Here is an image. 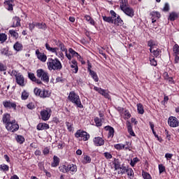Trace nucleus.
Segmentation results:
<instances>
[{
    "label": "nucleus",
    "mask_w": 179,
    "mask_h": 179,
    "mask_svg": "<svg viewBox=\"0 0 179 179\" xmlns=\"http://www.w3.org/2000/svg\"><path fill=\"white\" fill-rule=\"evenodd\" d=\"M67 99L78 108H83V104H82L80 96H79V94H78L75 91H71Z\"/></svg>",
    "instance_id": "f257e3e1"
},
{
    "label": "nucleus",
    "mask_w": 179,
    "mask_h": 179,
    "mask_svg": "<svg viewBox=\"0 0 179 179\" xmlns=\"http://www.w3.org/2000/svg\"><path fill=\"white\" fill-rule=\"evenodd\" d=\"M47 66L49 71H61L62 69V63H61L58 58H49Z\"/></svg>",
    "instance_id": "f03ea898"
},
{
    "label": "nucleus",
    "mask_w": 179,
    "mask_h": 179,
    "mask_svg": "<svg viewBox=\"0 0 179 179\" xmlns=\"http://www.w3.org/2000/svg\"><path fill=\"white\" fill-rule=\"evenodd\" d=\"M11 76H15L17 85H19V86H21V87H24V86H26V80L22 73H17L16 71L13 70L11 71Z\"/></svg>",
    "instance_id": "7ed1b4c3"
},
{
    "label": "nucleus",
    "mask_w": 179,
    "mask_h": 179,
    "mask_svg": "<svg viewBox=\"0 0 179 179\" xmlns=\"http://www.w3.org/2000/svg\"><path fill=\"white\" fill-rule=\"evenodd\" d=\"M34 94L41 97V99H47L51 96V92L48 90H41L35 88L34 90Z\"/></svg>",
    "instance_id": "20e7f679"
},
{
    "label": "nucleus",
    "mask_w": 179,
    "mask_h": 179,
    "mask_svg": "<svg viewBox=\"0 0 179 179\" xmlns=\"http://www.w3.org/2000/svg\"><path fill=\"white\" fill-rule=\"evenodd\" d=\"M36 76L37 78H40L44 83L48 84L50 82V74L43 69H38L36 71Z\"/></svg>",
    "instance_id": "39448f33"
},
{
    "label": "nucleus",
    "mask_w": 179,
    "mask_h": 179,
    "mask_svg": "<svg viewBox=\"0 0 179 179\" xmlns=\"http://www.w3.org/2000/svg\"><path fill=\"white\" fill-rule=\"evenodd\" d=\"M45 47L46 50L49 51V52L55 54L56 57H58V58H60V59L62 60L64 59L63 52L62 50L58 52V50H59V48H52L48 43H45Z\"/></svg>",
    "instance_id": "423d86ee"
},
{
    "label": "nucleus",
    "mask_w": 179,
    "mask_h": 179,
    "mask_svg": "<svg viewBox=\"0 0 179 179\" xmlns=\"http://www.w3.org/2000/svg\"><path fill=\"white\" fill-rule=\"evenodd\" d=\"M2 104L6 110H16L17 107V103L12 99L5 100L2 102Z\"/></svg>",
    "instance_id": "0eeeda50"
},
{
    "label": "nucleus",
    "mask_w": 179,
    "mask_h": 179,
    "mask_svg": "<svg viewBox=\"0 0 179 179\" xmlns=\"http://www.w3.org/2000/svg\"><path fill=\"white\" fill-rule=\"evenodd\" d=\"M41 120L42 121H48L51 118V114H52V110L50 108H46L43 109L41 113Z\"/></svg>",
    "instance_id": "6e6552de"
},
{
    "label": "nucleus",
    "mask_w": 179,
    "mask_h": 179,
    "mask_svg": "<svg viewBox=\"0 0 179 179\" xmlns=\"http://www.w3.org/2000/svg\"><path fill=\"white\" fill-rule=\"evenodd\" d=\"M6 129L8 131V132H16V131H19V124L16 120H11L10 123L6 124Z\"/></svg>",
    "instance_id": "1a4fd4ad"
},
{
    "label": "nucleus",
    "mask_w": 179,
    "mask_h": 179,
    "mask_svg": "<svg viewBox=\"0 0 179 179\" xmlns=\"http://www.w3.org/2000/svg\"><path fill=\"white\" fill-rule=\"evenodd\" d=\"M75 136L76 138H82L83 141H89V139L90 138V135L86 132V131H83L82 130H78L76 134H75Z\"/></svg>",
    "instance_id": "9d476101"
},
{
    "label": "nucleus",
    "mask_w": 179,
    "mask_h": 179,
    "mask_svg": "<svg viewBox=\"0 0 179 179\" xmlns=\"http://www.w3.org/2000/svg\"><path fill=\"white\" fill-rule=\"evenodd\" d=\"M168 124L172 128H177L179 125L178 119L174 116H171L168 119Z\"/></svg>",
    "instance_id": "9b49d317"
},
{
    "label": "nucleus",
    "mask_w": 179,
    "mask_h": 179,
    "mask_svg": "<svg viewBox=\"0 0 179 179\" xmlns=\"http://www.w3.org/2000/svg\"><path fill=\"white\" fill-rule=\"evenodd\" d=\"M94 90H95V92H98L99 94L103 96L105 99H110V94H108V92H106V90L95 86L94 87Z\"/></svg>",
    "instance_id": "f8f14e48"
},
{
    "label": "nucleus",
    "mask_w": 179,
    "mask_h": 179,
    "mask_svg": "<svg viewBox=\"0 0 179 179\" xmlns=\"http://www.w3.org/2000/svg\"><path fill=\"white\" fill-rule=\"evenodd\" d=\"M122 12H124L127 16H129V17H134V16H135V11L134 10V8L129 6L126 8H123Z\"/></svg>",
    "instance_id": "ddd939ff"
},
{
    "label": "nucleus",
    "mask_w": 179,
    "mask_h": 179,
    "mask_svg": "<svg viewBox=\"0 0 179 179\" xmlns=\"http://www.w3.org/2000/svg\"><path fill=\"white\" fill-rule=\"evenodd\" d=\"M36 55L41 62H45L47 61V55L43 52H41L39 50H36Z\"/></svg>",
    "instance_id": "4468645a"
},
{
    "label": "nucleus",
    "mask_w": 179,
    "mask_h": 179,
    "mask_svg": "<svg viewBox=\"0 0 179 179\" xmlns=\"http://www.w3.org/2000/svg\"><path fill=\"white\" fill-rule=\"evenodd\" d=\"M105 131H107L108 132V138L109 139H113L114 138V128L111 126H106L104 127Z\"/></svg>",
    "instance_id": "2eb2a0df"
},
{
    "label": "nucleus",
    "mask_w": 179,
    "mask_h": 179,
    "mask_svg": "<svg viewBox=\"0 0 179 179\" xmlns=\"http://www.w3.org/2000/svg\"><path fill=\"white\" fill-rule=\"evenodd\" d=\"M93 142L95 146H103L104 145V139L101 137H95Z\"/></svg>",
    "instance_id": "dca6fc26"
},
{
    "label": "nucleus",
    "mask_w": 179,
    "mask_h": 179,
    "mask_svg": "<svg viewBox=\"0 0 179 179\" xmlns=\"http://www.w3.org/2000/svg\"><path fill=\"white\" fill-rule=\"evenodd\" d=\"M2 121L3 123L5 124V127H6V125L12 122V120H10V114L4 113L3 115Z\"/></svg>",
    "instance_id": "f3484780"
},
{
    "label": "nucleus",
    "mask_w": 179,
    "mask_h": 179,
    "mask_svg": "<svg viewBox=\"0 0 179 179\" xmlns=\"http://www.w3.org/2000/svg\"><path fill=\"white\" fill-rule=\"evenodd\" d=\"M71 68L72 69L71 71L73 73H78L79 71V67L78 66V62H76V60H71Z\"/></svg>",
    "instance_id": "a211bd4d"
},
{
    "label": "nucleus",
    "mask_w": 179,
    "mask_h": 179,
    "mask_svg": "<svg viewBox=\"0 0 179 179\" xmlns=\"http://www.w3.org/2000/svg\"><path fill=\"white\" fill-rule=\"evenodd\" d=\"M4 6L8 10H13V0H5Z\"/></svg>",
    "instance_id": "6ab92c4d"
},
{
    "label": "nucleus",
    "mask_w": 179,
    "mask_h": 179,
    "mask_svg": "<svg viewBox=\"0 0 179 179\" xmlns=\"http://www.w3.org/2000/svg\"><path fill=\"white\" fill-rule=\"evenodd\" d=\"M20 22L21 20L19 17L15 16L13 17V24L11 26V27H20L21 24H20Z\"/></svg>",
    "instance_id": "aec40b11"
},
{
    "label": "nucleus",
    "mask_w": 179,
    "mask_h": 179,
    "mask_svg": "<svg viewBox=\"0 0 179 179\" xmlns=\"http://www.w3.org/2000/svg\"><path fill=\"white\" fill-rule=\"evenodd\" d=\"M69 171H71V173H72V174H75V173H76L78 171V166H76V164H68V173H69Z\"/></svg>",
    "instance_id": "412c9836"
},
{
    "label": "nucleus",
    "mask_w": 179,
    "mask_h": 179,
    "mask_svg": "<svg viewBox=\"0 0 179 179\" xmlns=\"http://www.w3.org/2000/svg\"><path fill=\"white\" fill-rule=\"evenodd\" d=\"M38 131H43L45 129H50V125L47 123H39L37 125Z\"/></svg>",
    "instance_id": "4be33fe9"
},
{
    "label": "nucleus",
    "mask_w": 179,
    "mask_h": 179,
    "mask_svg": "<svg viewBox=\"0 0 179 179\" xmlns=\"http://www.w3.org/2000/svg\"><path fill=\"white\" fill-rule=\"evenodd\" d=\"M113 23L116 26H122V24H124V21L121 19L120 15H117V17L113 19Z\"/></svg>",
    "instance_id": "5701e85b"
},
{
    "label": "nucleus",
    "mask_w": 179,
    "mask_h": 179,
    "mask_svg": "<svg viewBox=\"0 0 179 179\" xmlns=\"http://www.w3.org/2000/svg\"><path fill=\"white\" fill-rule=\"evenodd\" d=\"M179 13L177 12H172L169 14V20L171 22H174L176 19H178Z\"/></svg>",
    "instance_id": "b1692460"
},
{
    "label": "nucleus",
    "mask_w": 179,
    "mask_h": 179,
    "mask_svg": "<svg viewBox=\"0 0 179 179\" xmlns=\"http://www.w3.org/2000/svg\"><path fill=\"white\" fill-rule=\"evenodd\" d=\"M150 52H151V54H153V56L155 57V58H159V57L160 56V53L162 52V50H160V49L157 48L156 50L150 48Z\"/></svg>",
    "instance_id": "393cba45"
},
{
    "label": "nucleus",
    "mask_w": 179,
    "mask_h": 179,
    "mask_svg": "<svg viewBox=\"0 0 179 179\" xmlns=\"http://www.w3.org/2000/svg\"><path fill=\"white\" fill-rule=\"evenodd\" d=\"M52 167H58L59 166V157L55 155L53 157V161L51 164Z\"/></svg>",
    "instance_id": "a878e982"
},
{
    "label": "nucleus",
    "mask_w": 179,
    "mask_h": 179,
    "mask_svg": "<svg viewBox=\"0 0 179 179\" xmlns=\"http://www.w3.org/2000/svg\"><path fill=\"white\" fill-rule=\"evenodd\" d=\"M13 48L15 50V51H22V50H23V45H22V43H20V42H16L14 45H13Z\"/></svg>",
    "instance_id": "bb28decb"
},
{
    "label": "nucleus",
    "mask_w": 179,
    "mask_h": 179,
    "mask_svg": "<svg viewBox=\"0 0 179 179\" xmlns=\"http://www.w3.org/2000/svg\"><path fill=\"white\" fill-rule=\"evenodd\" d=\"M140 162H141V159H139V158L136 157L130 160L129 164L131 167H135V166H136V164L139 163Z\"/></svg>",
    "instance_id": "cd10ccee"
},
{
    "label": "nucleus",
    "mask_w": 179,
    "mask_h": 179,
    "mask_svg": "<svg viewBox=\"0 0 179 179\" xmlns=\"http://www.w3.org/2000/svg\"><path fill=\"white\" fill-rule=\"evenodd\" d=\"M127 127L129 135H131V136H135V132H134V130L132 129V125L131 124V122H128L127 124Z\"/></svg>",
    "instance_id": "c85d7f7f"
},
{
    "label": "nucleus",
    "mask_w": 179,
    "mask_h": 179,
    "mask_svg": "<svg viewBox=\"0 0 179 179\" xmlns=\"http://www.w3.org/2000/svg\"><path fill=\"white\" fill-rule=\"evenodd\" d=\"M102 18L103 22H106V23H114V19L111 17H107L106 15H102Z\"/></svg>",
    "instance_id": "c756f323"
},
{
    "label": "nucleus",
    "mask_w": 179,
    "mask_h": 179,
    "mask_svg": "<svg viewBox=\"0 0 179 179\" xmlns=\"http://www.w3.org/2000/svg\"><path fill=\"white\" fill-rule=\"evenodd\" d=\"M36 27L41 30H45L47 29V25L44 22H36Z\"/></svg>",
    "instance_id": "7c9ffc66"
},
{
    "label": "nucleus",
    "mask_w": 179,
    "mask_h": 179,
    "mask_svg": "<svg viewBox=\"0 0 179 179\" xmlns=\"http://www.w3.org/2000/svg\"><path fill=\"white\" fill-rule=\"evenodd\" d=\"M141 175L143 179H152L150 173L145 171L144 170L142 171Z\"/></svg>",
    "instance_id": "2f4dec72"
},
{
    "label": "nucleus",
    "mask_w": 179,
    "mask_h": 179,
    "mask_svg": "<svg viewBox=\"0 0 179 179\" xmlns=\"http://www.w3.org/2000/svg\"><path fill=\"white\" fill-rule=\"evenodd\" d=\"M9 34H10L11 37H13V38H15V40H17V38H19V34L15 30H9Z\"/></svg>",
    "instance_id": "473e14b6"
},
{
    "label": "nucleus",
    "mask_w": 179,
    "mask_h": 179,
    "mask_svg": "<svg viewBox=\"0 0 179 179\" xmlns=\"http://www.w3.org/2000/svg\"><path fill=\"white\" fill-rule=\"evenodd\" d=\"M90 75L92 79H94V82H99V76H97V73L93 71L90 73Z\"/></svg>",
    "instance_id": "72a5a7b5"
},
{
    "label": "nucleus",
    "mask_w": 179,
    "mask_h": 179,
    "mask_svg": "<svg viewBox=\"0 0 179 179\" xmlns=\"http://www.w3.org/2000/svg\"><path fill=\"white\" fill-rule=\"evenodd\" d=\"M137 110L138 114H144L145 110L143 109V105L142 103H138L137 104Z\"/></svg>",
    "instance_id": "f704fd0d"
},
{
    "label": "nucleus",
    "mask_w": 179,
    "mask_h": 179,
    "mask_svg": "<svg viewBox=\"0 0 179 179\" xmlns=\"http://www.w3.org/2000/svg\"><path fill=\"white\" fill-rule=\"evenodd\" d=\"M29 94L27 91L23 90L21 94V99L22 100H27L29 99Z\"/></svg>",
    "instance_id": "c9c22d12"
},
{
    "label": "nucleus",
    "mask_w": 179,
    "mask_h": 179,
    "mask_svg": "<svg viewBox=\"0 0 179 179\" xmlns=\"http://www.w3.org/2000/svg\"><path fill=\"white\" fill-rule=\"evenodd\" d=\"M114 148L116 150H124L125 149V145L122 143L115 144Z\"/></svg>",
    "instance_id": "e433bc0d"
},
{
    "label": "nucleus",
    "mask_w": 179,
    "mask_h": 179,
    "mask_svg": "<svg viewBox=\"0 0 179 179\" xmlns=\"http://www.w3.org/2000/svg\"><path fill=\"white\" fill-rule=\"evenodd\" d=\"M57 47H59V48H60V50L63 52H68V49H66V47H65V45H64V43H62V41L59 43V45Z\"/></svg>",
    "instance_id": "4c0bfd02"
},
{
    "label": "nucleus",
    "mask_w": 179,
    "mask_h": 179,
    "mask_svg": "<svg viewBox=\"0 0 179 179\" xmlns=\"http://www.w3.org/2000/svg\"><path fill=\"white\" fill-rule=\"evenodd\" d=\"M15 139L17 143H20V145H22L24 143V137H23V136L17 135Z\"/></svg>",
    "instance_id": "58836bf2"
},
{
    "label": "nucleus",
    "mask_w": 179,
    "mask_h": 179,
    "mask_svg": "<svg viewBox=\"0 0 179 179\" xmlns=\"http://www.w3.org/2000/svg\"><path fill=\"white\" fill-rule=\"evenodd\" d=\"M126 173L130 178H134V170L132 169V168H127L126 170Z\"/></svg>",
    "instance_id": "ea45409f"
},
{
    "label": "nucleus",
    "mask_w": 179,
    "mask_h": 179,
    "mask_svg": "<svg viewBox=\"0 0 179 179\" xmlns=\"http://www.w3.org/2000/svg\"><path fill=\"white\" fill-rule=\"evenodd\" d=\"M1 54L5 55L6 57H9V48H4L1 49Z\"/></svg>",
    "instance_id": "a19ab883"
},
{
    "label": "nucleus",
    "mask_w": 179,
    "mask_h": 179,
    "mask_svg": "<svg viewBox=\"0 0 179 179\" xmlns=\"http://www.w3.org/2000/svg\"><path fill=\"white\" fill-rule=\"evenodd\" d=\"M59 170L62 173H68V164H67V166L66 165H61L59 167Z\"/></svg>",
    "instance_id": "79ce46f5"
},
{
    "label": "nucleus",
    "mask_w": 179,
    "mask_h": 179,
    "mask_svg": "<svg viewBox=\"0 0 179 179\" xmlns=\"http://www.w3.org/2000/svg\"><path fill=\"white\" fill-rule=\"evenodd\" d=\"M92 158L89 157L88 155L84 156V159L83 161V164H88L89 163H91Z\"/></svg>",
    "instance_id": "37998d69"
},
{
    "label": "nucleus",
    "mask_w": 179,
    "mask_h": 179,
    "mask_svg": "<svg viewBox=\"0 0 179 179\" xmlns=\"http://www.w3.org/2000/svg\"><path fill=\"white\" fill-rule=\"evenodd\" d=\"M115 170H120L121 169V164L120 163V160L115 159V162L113 163Z\"/></svg>",
    "instance_id": "c03bdc74"
},
{
    "label": "nucleus",
    "mask_w": 179,
    "mask_h": 179,
    "mask_svg": "<svg viewBox=\"0 0 179 179\" xmlns=\"http://www.w3.org/2000/svg\"><path fill=\"white\" fill-rule=\"evenodd\" d=\"M120 6L121 10H123V9L128 8V6H127V0H122V2L120 3Z\"/></svg>",
    "instance_id": "a18cd8bd"
},
{
    "label": "nucleus",
    "mask_w": 179,
    "mask_h": 179,
    "mask_svg": "<svg viewBox=\"0 0 179 179\" xmlns=\"http://www.w3.org/2000/svg\"><path fill=\"white\" fill-rule=\"evenodd\" d=\"M150 62L152 66H157V61H156L155 57H150Z\"/></svg>",
    "instance_id": "49530a36"
},
{
    "label": "nucleus",
    "mask_w": 179,
    "mask_h": 179,
    "mask_svg": "<svg viewBox=\"0 0 179 179\" xmlns=\"http://www.w3.org/2000/svg\"><path fill=\"white\" fill-rule=\"evenodd\" d=\"M0 170L2 171H9V166L5 164L0 165Z\"/></svg>",
    "instance_id": "de8ad7c7"
},
{
    "label": "nucleus",
    "mask_w": 179,
    "mask_h": 179,
    "mask_svg": "<svg viewBox=\"0 0 179 179\" xmlns=\"http://www.w3.org/2000/svg\"><path fill=\"white\" fill-rule=\"evenodd\" d=\"M94 122L96 127H101V125H103V124L101 123V119L99 117L94 118Z\"/></svg>",
    "instance_id": "09e8293b"
},
{
    "label": "nucleus",
    "mask_w": 179,
    "mask_h": 179,
    "mask_svg": "<svg viewBox=\"0 0 179 179\" xmlns=\"http://www.w3.org/2000/svg\"><path fill=\"white\" fill-rule=\"evenodd\" d=\"M28 78L32 82H34V80H36V76H34V73H28Z\"/></svg>",
    "instance_id": "8fccbe9b"
},
{
    "label": "nucleus",
    "mask_w": 179,
    "mask_h": 179,
    "mask_svg": "<svg viewBox=\"0 0 179 179\" xmlns=\"http://www.w3.org/2000/svg\"><path fill=\"white\" fill-rule=\"evenodd\" d=\"M158 167L159 174H162V173H164V171H166V167L163 164H159Z\"/></svg>",
    "instance_id": "3c124183"
},
{
    "label": "nucleus",
    "mask_w": 179,
    "mask_h": 179,
    "mask_svg": "<svg viewBox=\"0 0 179 179\" xmlns=\"http://www.w3.org/2000/svg\"><path fill=\"white\" fill-rule=\"evenodd\" d=\"M38 167L41 171H44V170H45V168H44V163L43 162L38 163Z\"/></svg>",
    "instance_id": "603ef678"
},
{
    "label": "nucleus",
    "mask_w": 179,
    "mask_h": 179,
    "mask_svg": "<svg viewBox=\"0 0 179 179\" xmlns=\"http://www.w3.org/2000/svg\"><path fill=\"white\" fill-rule=\"evenodd\" d=\"M6 39H7L6 34H0V41H1L2 43H5V41H6Z\"/></svg>",
    "instance_id": "864d4df0"
},
{
    "label": "nucleus",
    "mask_w": 179,
    "mask_h": 179,
    "mask_svg": "<svg viewBox=\"0 0 179 179\" xmlns=\"http://www.w3.org/2000/svg\"><path fill=\"white\" fill-rule=\"evenodd\" d=\"M34 27H36V22H32L29 24V28L30 31H33V30H34Z\"/></svg>",
    "instance_id": "5fc2aeb1"
},
{
    "label": "nucleus",
    "mask_w": 179,
    "mask_h": 179,
    "mask_svg": "<svg viewBox=\"0 0 179 179\" xmlns=\"http://www.w3.org/2000/svg\"><path fill=\"white\" fill-rule=\"evenodd\" d=\"M110 13L111 15L110 17H112V19H115L116 17H117V16H120V15H117V13L113 10L110 11Z\"/></svg>",
    "instance_id": "6e6d98bb"
},
{
    "label": "nucleus",
    "mask_w": 179,
    "mask_h": 179,
    "mask_svg": "<svg viewBox=\"0 0 179 179\" xmlns=\"http://www.w3.org/2000/svg\"><path fill=\"white\" fill-rule=\"evenodd\" d=\"M69 52L72 55V57H76L78 55V52L72 48L69 49Z\"/></svg>",
    "instance_id": "4d7b16f0"
},
{
    "label": "nucleus",
    "mask_w": 179,
    "mask_h": 179,
    "mask_svg": "<svg viewBox=\"0 0 179 179\" xmlns=\"http://www.w3.org/2000/svg\"><path fill=\"white\" fill-rule=\"evenodd\" d=\"M103 156L106 157V159H113V155H111V153L108 152H106L103 153Z\"/></svg>",
    "instance_id": "13d9d810"
},
{
    "label": "nucleus",
    "mask_w": 179,
    "mask_h": 179,
    "mask_svg": "<svg viewBox=\"0 0 179 179\" xmlns=\"http://www.w3.org/2000/svg\"><path fill=\"white\" fill-rule=\"evenodd\" d=\"M163 10L164 12H169V10H170V5L169 4V3H166L164 4Z\"/></svg>",
    "instance_id": "bf43d9fd"
},
{
    "label": "nucleus",
    "mask_w": 179,
    "mask_h": 179,
    "mask_svg": "<svg viewBox=\"0 0 179 179\" xmlns=\"http://www.w3.org/2000/svg\"><path fill=\"white\" fill-rule=\"evenodd\" d=\"M87 71L88 72H93V71L92 70V63H90V62L89 60H87Z\"/></svg>",
    "instance_id": "052dcab7"
},
{
    "label": "nucleus",
    "mask_w": 179,
    "mask_h": 179,
    "mask_svg": "<svg viewBox=\"0 0 179 179\" xmlns=\"http://www.w3.org/2000/svg\"><path fill=\"white\" fill-rule=\"evenodd\" d=\"M27 108L29 110H34V108H36V106H34V103H29L27 105Z\"/></svg>",
    "instance_id": "680f3d73"
},
{
    "label": "nucleus",
    "mask_w": 179,
    "mask_h": 179,
    "mask_svg": "<svg viewBox=\"0 0 179 179\" xmlns=\"http://www.w3.org/2000/svg\"><path fill=\"white\" fill-rule=\"evenodd\" d=\"M152 16H155L157 17V19H160V13L157 11L152 12Z\"/></svg>",
    "instance_id": "e2e57ef3"
},
{
    "label": "nucleus",
    "mask_w": 179,
    "mask_h": 179,
    "mask_svg": "<svg viewBox=\"0 0 179 179\" xmlns=\"http://www.w3.org/2000/svg\"><path fill=\"white\" fill-rule=\"evenodd\" d=\"M166 80H168V82L170 85H174V83H175L174 79H173V77H168Z\"/></svg>",
    "instance_id": "0e129e2a"
},
{
    "label": "nucleus",
    "mask_w": 179,
    "mask_h": 179,
    "mask_svg": "<svg viewBox=\"0 0 179 179\" xmlns=\"http://www.w3.org/2000/svg\"><path fill=\"white\" fill-rule=\"evenodd\" d=\"M172 157H173V154H171V153L165 154V158L166 159V160H171Z\"/></svg>",
    "instance_id": "69168bd1"
},
{
    "label": "nucleus",
    "mask_w": 179,
    "mask_h": 179,
    "mask_svg": "<svg viewBox=\"0 0 179 179\" xmlns=\"http://www.w3.org/2000/svg\"><path fill=\"white\" fill-rule=\"evenodd\" d=\"M167 101H169V96L164 95V100H163V101L162 102V103L164 104H164H167Z\"/></svg>",
    "instance_id": "338daca9"
},
{
    "label": "nucleus",
    "mask_w": 179,
    "mask_h": 179,
    "mask_svg": "<svg viewBox=\"0 0 179 179\" xmlns=\"http://www.w3.org/2000/svg\"><path fill=\"white\" fill-rule=\"evenodd\" d=\"M124 115H125V118H127V120H129V118L131 117V113H129V111L125 110Z\"/></svg>",
    "instance_id": "774afa93"
}]
</instances>
